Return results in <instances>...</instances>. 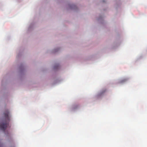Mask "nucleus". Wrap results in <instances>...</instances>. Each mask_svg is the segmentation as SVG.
Masks as SVG:
<instances>
[{
    "instance_id": "obj_2",
    "label": "nucleus",
    "mask_w": 147,
    "mask_h": 147,
    "mask_svg": "<svg viewBox=\"0 0 147 147\" xmlns=\"http://www.w3.org/2000/svg\"><path fill=\"white\" fill-rule=\"evenodd\" d=\"M4 117L5 119H7L8 118V116H9V112H7L5 113H4Z\"/></svg>"
},
{
    "instance_id": "obj_1",
    "label": "nucleus",
    "mask_w": 147,
    "mask_h": 147,
    "mask_svg": "<svg viewBox=\"0 0 147 147\" xmlns=\"http://www.w3.org/2000/svg\"><path fill=\"white\" fill-rule=\"evenodd\" d=\"M7 127V124L6 123L0 124V128L3 131H5Z\"/></svg>"
},
{
    "instance_id": "obj_4",
    "label": "nucleus",
    "mask_w": 147,
    "mask_h": 147,
    "mask_svg": "<svg viewBox=\"0 0 147 147\" xmlns=\"http://www.w3.org/2000/svg\"><path fill=\"white\" fill-rule=\"evenodd\" d=\"M10 147H15V146H10Z\"/></svg>"
},
{
    "instance_id": "obj_3",
    "label": "nucleus",
    "mask_w": 147,
    "mask_h": 147,
    "mask_svg": "<svg viewBox=\"0 0 147 147\" xmlns=\"http://www.w3.org/2000/svg\"><path fill=\"white\" fill-rule=\"evenodd\" d=\"M127 80V79H123L121 81V83L123 82H124L126 81Z\"/></svg>"
},
{
    "instance_id": "obj_5",
    "label": "nucleus",
    "mask_w": 147,
    "mask_h": 147,
    "mask_svg": "<svg viewBox=\"0 0 147 147\" xmlns=\"http://www.w3.org/2000/svg\"><path fill=\"white\" fill-rule=\"evenodd\" d=\"M9 142H10V140Z\"/></svg>"
}]
</instances>
